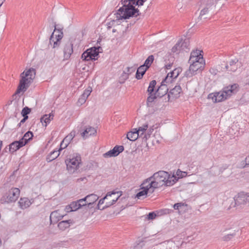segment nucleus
Wrapping results in <instances>:
<instances>
[{"instance_id":"obj_23","label":"nucleus","mask_w":249,"mask_h":249,"mask_svg":"<svg viewBox=\"0 0 249 249\" xmlns=\"http://www.w3.org/2000/svg\"><path fill=\"white\" fill-rule=\"evenodd\" d=\"M98 198V196L96 195L92 194L87 196L85 197L82 198V199H84V200L85 203H84V204L85 206H89L96 202Z\"/></svg>"},{"instance_id":"obj_47","label":"nucleus","mask_w":249,"mask_h":249,"mask_svg":"<svg viewBox=\"0 0 249 249\" xmlns=\"http://www.w3.org/2000/svg\"><path fill=\"white\" fill-rule=\"evenodd\" d=\"M157 216V214L154 213V212H151V213H150L148 215H147V218L148 219H154Z\"/></svg>"},{"instance_id":"obj_37","label":"nucleus","mask_w":249,"mask_h":249,"mask_svg":"<svg viewBox=\"0 0 249 249\" xmlns=\"http://www.w3.org/2000/svg\"><path fill=\"white\" fill-rule=\"evenodd\" d=\"M149 194L144 189H141L140 188V191L136 195V197L138 199H142L146 197L147 195Z\"/></svg>"},{"instance_id":"obj_51","label":"nucleus","mask_w":249,"mask_h":249,"mask_svg":"<svg viewBox=\"0 0 249 249\" xmlns=\"http://www.w3.org/2000/svg\"><path fill=\"white\" fill-rule=\"evenodd\" d=\"M244 161L246 163V165L249 166V155L245 158Z\"/></svg>"},{"instance_id":"obj_4","label":"nucleus","mask_w":249,"mask_h":249,"mask_svg":"<svg viewBox=\"0 0 249 249\" xmlns=\"http://www.w3.org/2000/svg\"><path fill=\"white\" fill-rule=\"evenodd\" d=\"M238 86L236 84L230 85L223 88L222 90L209 95L214 102H222L237 92Z\"/></svg>"},{"instance_id":"obj_6","label":"nucleus","mask_w":249,"mask_h":249,"mask_svg":"<svg viewBox=\"0 0 249 249\" xmlns=\"http://www.w3.org/2000/svg\"><path fill=\"white\" fill-rule=\"evenodd\" d=\"M249 202V194L240 192L233 197V201L231 203L229 209L236 208L240 209L243 206Z\"/></svg>"},{"instance_id":"obj_19","label":"nucleus","mask_w":249,"mask_h":249,"mask_svg":"<svg viewBox=\"0 0 249 249\" xmlns=\"http://www.w3.org/2000/svg\"><path fill=\"white\" fill-rule=\"evenodd\" d=\"M106 195H109V197L106 199V202H105L106 207H108L114 204L120 197V195H118V193L114 192L112 193H108Z\"/></svg>"},{"instance_id":"obj_22","label":"nucleus","mask_w":249,"mask_h":249,"mask_svg":"<svg viewBox=\"0 0 249 249\" xmlns=\"http://www.w3.org/2000/svg\"><path fill=\"white\" fill-rule=\"evenodd\" d=\"M92 91L91 88L89 87L87 89H85L83 94L80 96L77 101V105L81 106L83 105L86 101L88 97L90 95Z\"/></svg>"},{"instance_id":"obj_45","label":"nucleus","mask_w":249,"mask_h":249,"mask_svg":"<svg viewBox=\"0 0 249 249\" xmlns=\"http://www.w3.org/2000/svg\"><path fill=\"white\" fill-rule=\"evenodd\" d=\"M31 112V109L28 107H24L21 111V115L22 116H28L27 115Z\"/></svg>"},{"instance_id":"obj_17","label":"nucleus","mask_w":249,"mask_h":249,"mask_svg":"<svg viewBox=\"0 0 249 249\" xmlns=\"http://www.w3.org/2000/svg\"><path fill=\"white\" fill-rule=\"evenodd\" d=\"M182 92V89L180 86H176L173 89H171L168 93V97L169 100H173L178 98Z\"/></svg>"},{"instance_id":"obj_30","label":"nucleus","mask_w":249,"mask_h":249,"mask_svg":"<svg viewBox=\"0 0 249 249\" xmlns=\"http://www.w3.org/2000/svg\"><path fill=\"white\" fill-rule=\"evenodd\" d=\"M139 137V134L137 131V128H134L131 131L128 132L126 135L127 139L131 141H136Z\"/></svg>"},{"instance_id":"obj_21","label":"nucleus","mask_w":249,"mask_h":249,"mask_svg":"<svg viewBox=\"0 0 249 249\" xmlns=\"http://www.w3.org/2000/svg\"><path fill=\"white\" fill-rule=\"evenodd\" d=\"M64 58L65 60L69 59L73 53V45L71 42L66 43L63 50Z\"/></svg>"},{"instance_id":"obj_42","label":"nucleus","mask_w":249,"mask_h":249,"mask_svg":"<svg viewBox=\"0 0 249 249\" xmlns=\"http://www.w3.org/2000/svg\"><path fill=\"white\" fill-rule=\"evenodd\" d=\"M109 197V195H106L104 197H103V198L101 199L99 202H98V204L97 205V207H98V209H100V210H103L105 208H106V207H105V205L103 207H101V205L102 204H103L105 202V201L106 202V199H107Z\"/></svg>"},{"instance_id":"obj_25","label":"nucleus","mask_w":249,"mask_h":249,"mask_svg":"<svg viewBox=\"0 0 249 249\" xmlns=\"http://www.w3.org/2000/svg\"><path fill=\"white\" fill-rule=\"evenodd\" d=\"M168 90V87L167 85H165L162 83L159 88L156 90V94L159 97H161L166 94Z\"/></svg>"},{"instance_id":"obj_1","label":"nucleus","mask_w":249,"mask_h":249,"mask_svg":"<svg viewBox=\"0 0 249 249\" xmlns=\"http://www.w3.org/2000/svg\"><path fill=\"white\" fill-rule=\"evenodd\" d=\"M147 0H122L123 5L116 13V20L129 18L130 17H137L139 15V10L135 6L143 5Z\"/></svg>"},{"instance_id":"obj_53","label":"nucleus","mask_w":249,"mask_h":249,"mask_svg":"<svg viewBox=\"0 0 249 249\" xmlns=\"http://www.w3.org/2000/svg\"><path fill=\"white\" fill-rule=\"evenodd\" d=\"M5 0H0V7L2 5Z\"/></svg>"},{"instance_id":"obj_16","label":"nucleus","mask_w":249,"mask_h":249,"mask_svg":"<svg viewBox=\"0 0 249 249\" xmlns=\"http://www.w3.org/2000/svg\"><path fill=\"white\" fill-rule=\"evenodd\" d=\"M138 127L137 128V131L140 137H142L144 134L147 132L148 137L153 130V129L148 128V124L147 122L142 123L141 122L138 123Z\"/></svg>"},{"instance_id":"obj_13","label":"nucleus","mask_w":249,"mask_h":249,"mask_svg":"<svg viewBox=\"0 0 249 249\" xmlns=\"http://www.w3.org/2000/svg\"><path fill=\"white\" fill-rule=\"evenodd\" d=\"M151 177L145 179L141 184V189H144L149 194H152L155 189L159 188Z\"/></svg>"},{"instance_id":"obj_31","label":"nucleus","mask_w":249,"mask_h":249,"mask_svg":"<svg viewBox=\"0 0 249 249\" xmlns=\"http://www.w3.org/2000/svg\"><path fill=\"white\" fill-rule=\"evenodd\" d=\"M148 69L145 66L143 65L139 67L137 71L136 74V78L137 79H141L142 78L143 74L145 73L146 70Z\"/></svg>"},{"instance_id":"obj_52","label":"nucleus","mask_w":249,"mask_h":249,"mask_svg":"<svg viewBox=\"0 0 249 249\" xmlns=\"http://www.w3.org/2000/svg\"><path fill=\"white\" fill-rule=\"evenodd\" d=\"M171 66H172V65H171V64L166 65L165 66L166 69H170V68H171Z\"/></svg>"},{"instance_id":"obj_24","label":"nucleus","mask_w":249,"mask_h":249,"mask_svg":"<svg viewBox=\"0 0 249 249\" xmlns=\"http://www.w3.org/2000/svg\"><path fill=\"white\" fill-rule=\"evenodd\" d=\"M25 144L26 142H21L20 140L18 141H15L9 145V151L10 152L13 153Z\"/></svg>"},{"instance_id":"obj_38","label":"nucleus","mask_w":249,"mask_h":249,"mask_svg":"<svg viewBox=\"0 0 249 249\" xmlns=\"http://www.w3.org/2000/svg\"><path fill=\"white\" fill-rule=\"evenodd\" d=\"M148 95L149 96L147 99V104L148 106H151L154 100L159 97L156 94L155 92V93L148 94Z\"/></svg>"},{"instance_id":"obj_7","label":"nucleus","mask_w":249,"mask_h":249,"mask_svg":"<svg viewBox=\"0 0 249 249\" xmlns=\"http://www.w3.org/2000/svg\"><path fill=\"white\" fill-rule=\"evenodd\" d=\"M217 0H201L200 3V11L199 18L201 19L207 18L205 16V15L208 14L211 12L215 6V3Z\"/></svg>"},{"instance_id":"obj_55","label":"nucleus","mask_w":249,"mask_h":249,"mask_svg":"<svg viewBox=\"0 0 249 249\" xmlns=\"http://www.w3.org/2000/svg\"><path fill=\"white\" fill-rule=\"evenodd\" d=\"M116 32V30H115V29H113V30H112V32H113V33H114V32Z\"/></svg>"},{"instance_id":"obj_39","label":"nucleus","mask_w":249,"mask_h":249,"mask_svg":"<svg viewBox=\"0 0 249 249\" xmlns=\"http://www.w3.org/2000/svg\"><path fill=\"white\" fill-rule=\"evenodd\" d=\"M33 136L32 132L31 131H28L26 132L22 138L20 139V141L23 142H26V144L28 142V141L31 140Z\"/></svg>"},{"instance_id":"obj_46","label":"nucleus","mask_w":249,"mask_h":249,"mask_svg":"<svg viewBox=\"0 0 249 249\" xmlns=\"http://www.w3.org/2000/svg\"><path fill=\"white\" fill-rule=\"evenodd\" d=\"M184 206H185L184 203H178L175 204L173 206V207H174V209H175V210H179L181 207H184Z\"/></svg>"},{"instance_id":"obj_49","label":"nucleus","mask_w":249,"mask_h":249,"mask_svg":"<svg viewBox=\"0 0 249 249\" xmlns=\"http://www.w3.org/2000/svg\"><path fill=\"white\" fill-rule=\"evenodd\" d=\"M23 118L20 121L19 123L18 124V127H20L21 124L24 123L26 120L28 118V116H23Z\"/></svg>"},{"instance_id":"obj_32","label":"nucleus","mask_w":249,"mask_h":249,"mask_svg":"<svg viewBox=\"0 0 249 249\" xmlns=\"http://www.w3.org/2000/svg\"><path fill=\"white\" fill-rule=\"evenodd\" d=\"M96 132L95 129L91 126H89L82 133V136L84 138H87L89 136L94 135Z\"/></svg>"},{"instance_id":"obj_34","label":"nucleus","mask_w":249,"mask_h":249,"mask_svg":"<svg viewBox=\"0 0 249 249\" xmlns=\"http://www.w3.org/2000/svg\"><path fill=\"white\" fill-rule=\"evenodd\" d=\"M58 150H54L51 152L50 154L47 157V160L48 161H51L57 158L60 155V151Z\"/></svg>"},{"instance_id":"obj_18","label":"nucleus","mask_w":249,"mask_h":249,"mask_svg":"<svg viewBox=\"0 0 249 249\" xmlns=\"http://www.w3.org/2000/svg\"><path fill=\"white\" fill-rule=\"evenodd\" d=\"M124 150L123 146H115L112 150L104 154L105 158L113 157L118 156L121 152Z\"/></svg>"},{"instance_id":"obj_5","label":"nucleus","mask_w":249,"mask_h":249,"mask_svg":"<svg viewBox=\"0 0 249 249\" xmlns=\"http://www.w3.org/2000/svg\"><path fill=\"white\" fill-rule=\"evenodd\" d=\"M66 169L70 174H73L77 172L81 164V158L79 154L74 153L70 155L65 161Z\"/></svg>"},{"instance_id":"obj_48","label":"nucleus","mask_w":249,"mask_h":249,"mask_svg":"<svg viewBox=\"0 0 249 249\" xmlns=\"http://www.w3.org/2000/svg\"><path fill=\"white\" fill-rule=\"evenodd\" d=\"M4 164L3 162H0V175L3 173L4 171Z\"/></svg>"},{"instance_id":"obj_8","label":"nucleus","mask_w":249,"mask_h":249,"mask_svg":"<svg viewBox=\"0 0 249 249\" xmlns=\"http://www.w3.org/2000/svg\"><path fill=\"white\" fill-rule=\"evenodd\" d=\"M20 190L18 188H12L0 199L2 203L15 202L19 197Z\"/></svg>"},{"instance_id":"obj_29","label":"nucleus","mask_w":249,"mask_h":249,"mask_svg":"<svg viewBox=\"0 0 249 249\" xmlns=\"http://www.w3.org/2000/svg\"><path fill=\"white\" fill-rule=\"evenodd\" d=\"M53 117L54 115L52 113H50L49 114L44 115L41 118L40 122L42 123L43 125L46 126L47 124H49L52 120H53Z\"/></svg>"},{"instance_id":"obj_12","label":"nucleus","mask_w":249,"mask_h":249,"mask_svg":"<svg viewBox=\"0 0 249 249\" xmlns=\"http://www.w3.org/2000/svg\"><path fill=\"white\" fill-rule=\"evenodd\" d=\"M190 41L189 39L179 40L172 48V53L175 54L179 53L182 51H186L189 49Z\"/></svg>"},{"instance_id":"obj_57","label":"nucleus","mask_w":249,"mask_h":249,"mask_svg":"<svg viewBox=\"0 0 249 249\" xmlns=\"http://www.w3.org/2000/svg\"><path fill=\"white\" fill-rule=\"evenodd\" d=\"M114 22H115V21H114V20H113V21H112V23H113Z\"/></svg>"},{"instance_id":"obj_40","label":"nucleus","mask_w":249,"mask_h":249,"mask_svg":"<svg viewBox=\"0 0 249 249\" xmlns=\"http://www.w3.org/2000/svg\"><path fill=\"white\" fill-rule=\"evenodd\" d=\"M154 59V57L153 55H149L148 58L145 60L143 66H145L147 68H149Z\"/></svg>"},{"instance_id":"obj_9","label":"nucleus","mask_w":249,"mask_h":249,"mask_svg":"<svg viewBox=\"0 0 249 249\" xmlns=\"http://www.w3.org/2000/svg\"><path fill=\"white\" fill-rule=\"evenodd\" d=\"M190 63L189 69L186 72L187 77H192L196 74L197 71H201L205 66V62L204 60L200 59V61L197 62H189Z\"/></svg>"},{"instance_id":"obj_2","label":"nucleus","mask_w":249,"mask_h":249,"mask_svg":"<svg viewBox=\"0 0 249 249\" xmlns=\"http://www.w3.org/2000/svg\"><path fill=\"white\" fill-rule=\"evenodd\" d=\"M151 177L158 188L163 186H171L178 181L174 174L171 175L164 171L157 172Z\"/></svg>"},{"instance_id":"obj_44","label":"nucleus","mask_w":249,"mask_h":249,"mask_svg":"<svg viewBox=\"0 0 249 249\" xmlns=\"http://www.w3.org/2000/svg\"><path fill=\"white\" fill-rule=\"evenodd\" d=\"M180 69H175L172 71L168 73V74L172 77L174 79H175L179 75L180 72Z\"/></svg>"},{"instance_id":"obj_56","label":"nucleus","mask_w":249,"mask_h":249,"mask_svg":"<svg viewBox=\"0 0 249 249\" xmlns=\"http://www.w3.org/2000/svg\"><path fill=\"white\" fill-rule=\"evenodd\" d=\"M139 248V247H135L134 249H137Z\"/></svg>"},{"instance_id":"obj_20","label":"nucleus","mask_w":249,"mask_h":249,"mask_svg":"<svg viewBox=\"0 0 249 249\" xmlns=\"http://www.w3.org/2000/svg\"><path fill=\"white\" fill-rule=\"evenodd\" d=\"M202 53V51L199 50L193 51L191 53L189 62H197L200 61V59L204 60Z\"/></svg>"},{"instance_id":"obj_36","label":"nucleus","mask_w":249,"mask_h":249,"mask_svg":"<svg viewBox=\"0 0 249 249\" xmlns=\"http://www.w3.org/2000/svg\"><path fill=\"white\" fill-rule=\"evenodd\" d=\"M135 69L136 68L133 67H127L126 70L124 71L123 74L124 79L128 78L129 75L135 71Z\"/></svg>"},{"instance_id":"obj_50","label":"nucleus","mask_w":249,"mask_h":249,"mask_svg":"<svg viewBox=\"0 0 249 249\" xmlns=\"http://www.w3.org/2000/svg\"><path fill=\"white\" fill-rule=\"evenodd\" d=\"M218 71L216 69H214V68H211L210 69V72L213 74V75H215L217 74V72Z\"/></svg>"},{"instance_id":"obj_14","label":"nucleus","mask_w":249,"mask_h":249,"mask_svg":"<svg viewBox=\"0 0 249 249\" xmlns=\"http://www.w3.org/2000/svg\"><path fill=\"white\" fill-rule=\"evenodd\" d=\"M66 214V213L65 212V209H60L52 212L50 216L51 223H52L57 222L58 221L60 220Z\"/></svg>"},{"instance_id":"obj_3","label":"nucleus","mask_w":249,"mask_h":249,"mask_svg":"<svg viewBox=\"0 0 249 249\" xmlns=\"http://www.w3.org/2000/svg\"><path fill=\"white\" fill-rule=\"evenodd\" d=\"M36 73V70L31 68L24 70L21 73V79L16 91V94H19L21 92H24L27 90L33 79L35 78Z\"/></svg>"},{"instance_id":"obj_28","label":"nucleus","mask_w":249,"mask_h":249,"mask_svg":"<svg viewBox=\"0 0 249 249\" xmlns=\"http://www.w3.org/2000/svg\"><path fill=\"white\" fill-rule=\"evenodd\" d=\"M73 136L71 133L66 136L60 143V148H59V150L61 151L62 149L66 148L69 145L70 141L73 139Z\"/></svg>"},{"instance_id":"obj_10","label":"nucleus","mask_w":249,"mask_h":249,"mask_svg":"<svg viewBox=\"0 0 249 249\" xmlns=\"http://www.w3.org/2000/svg\"><path fill=\"white\" fill-rule=\"evenodd\" d=\"M100 47H91L85 51L81 55L84 61L96 60L98 59Z\"/></svg>"},{"instance_id":"obj_54","label":"nucleus","mask_w":249,"mask_h":249,"mask_svg":"<svg viewBox=\"0 0 249 249\" xmlns=\"http://www.w3.org/2000/svg\"><path fill=\"white\" fill-rule=\"evenodd\" d=\"M144 138H145V139L146 140L147 139V135H145V136H144Z\"/></svg>"},{"instance_id":"obj_27","label":"nucleus","mask_w":249,"mask_h":249,"mask_svg":"<svg viewBox=\"0 0 249 249\" xmlns=\"http://www.w3.org/2000/svg\"><path fill=\"white\" fill-rule=\"evenodd\" d=\"M238 60L234 59L231 60L228 65L226 66L227 70L230 71L234 72L238 68V65L237 64Z\"/></svg>"},{"instance_id":"obj_43","label":"nucleus","mask_w":249,"mask_h":249,"mask_svg":"<svg viewBox=\"0 0 249 249\" xmlns=\"http://www.w3.org/2000/svg\"><path fill=\"white\" fill-rule=\"evenodd\" d=\"M174 175L178 180L180 178L185 177L187 175V173L186 172L181 171L179 169H178L176 173V175Z\"/></svg>"},{"instance_id":"obj_41","label":"nucleus","mask_w":249,"mask_h":249,"mask_svg":"<svg viewBox=\"0 0 249 249\" xmlns=\"http://www.w3.org/2000/svg\"><path fill=\"white\" fill-rule=\"evenodd\" d=\"M174 79L172 78L168 73L167 74L166 77L164 78V79L162 81L161 83L165 85H167L168 87V85L172 83Z\"/></svg>"},{"instance_id":"obj_26","label":"nucleus","mask_w":249,"mask_h":249,"mask_svg":"<svg viewBox=\"0 0 249 249\" xmlns=\"http://www.w3.org/2000/svg\"><path fill=\"white\" fill-rule=\"evenodd\" d=\"M32 202L27 197L21 198L18 201L19 207L22 209H25L30 207Z\"/></svg>"},{"instance_id":"obj_35","label":"nucleus","mask_w":249,"mask_h":249,"mask_svg":"<svg viewBox=\"0 0 249 249\" xmlns=\"http://www.w3.org/2000/svg\"><path fill=\"white\" fill-rule=\"evenodd\" d=\"M157 82L156 80H152L151 81L149 85L148 86V89H147V92L148 94H152V93H155L156 91L155 88Z\"/></svg>"},{"instance_id":"obj_11","label":"nucleus","mask_w":249,"mask_h":249,"mask_svg":"<svg viewBox=\"0 0 249 249\" xmlns=\"http://www.w3.org/2000/svg\"><path fill=\"white\" fill-rule=\"evenodd\" d=\"M63 37V33L61 30L55 29L50 38V44L53 48H57L59 46L61 40Z\"/></svg>"},{"instance_id":"obj_15","label":"nucleus","mask_w":249,"mask_h":249,"mask_svg":"<svg viewBox=\"0 0 249 249\" xmlns=\"http://www.w3.org/2000/svg\"><path fill=\"white\" fill-rule=\"evenodd\" d=\"M84 199H80L76 201L72 202L69 205L67 206L65 208L66 213H69L72 211H75L81 207L85 206L84 204Z\"/></svg>"},{"instance_id":"obj_33","label":"nucleus","mask_w":249,"mask_h":249,"mask_svg":"<svg viewBox=\"0 0 249 249\" xmlns=\"http://www.w3.org/2000/svg\"><path fill=\"white\" fill-rule=\"evenodd\" d=\"M72 223L71 220H64L60 222L58 224V227L61 230H65L70 226V224Z\"/></svg>"}]
</instances>
